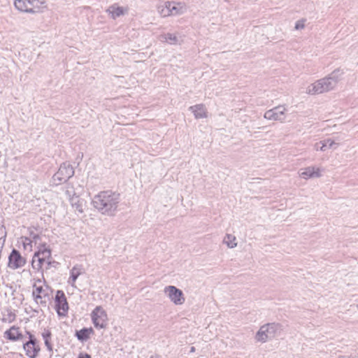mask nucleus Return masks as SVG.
<instances>
[{"label":"nucleus","instance_id":"2f4dec72","mask_svg":"<svg viewBox=\"0 0 358 358\" xmlns=\"http://www.w3.org/2000/svg\"><path fill=\"white\" fill-rule=\"evenodd\" d=\"M151 358H153V357H151Z\"/></svg>","mask_w":358,"mask_h":358},{"label":"nucleus","instance_id":"5701e85b","mask_svg":"<svg viewBox=\"0 0 358 358\" xmlns=\"http://www.w3.org/2000/svg\"><path fill=\"white\" fill-rule=\"evenodd\" d=\"M159 38L162 42H166L171 45H176L178 43V37L171 33L161 34Z\"/></svg>","mask_w":358,"mask_h":358},{"label":"nucleus","instance_id":"c85d7f7f","mask_svg":"<svg viewBox=\"0 0 358 358\" xmlns=\"http://www.w3.org/2000/svg\"><path fill=\"white\" fill-rule=\"evenodd\" d=\"M78 358H92L88 354H80Z\"/></svg>","mask_w":358,"mask_h":358},{"label":"nucleus","instance_id":"423d86ee","mask_svg":"<svg viewBox=\"0 0 358 358\" xmlns=\"http://www.w3.org/2000/svg\"><path fill=\"white\" fill-rule=\"evenodd\" d=\"M51 257L50 250L45 248L44 245L41 246L38 252H36L32 259V267L35 269H40L44 262L48 261Z\"/></svg>","mask_w":358,"mask_h":358},{"label":"nucleus","instance_id":"412c9836","mask_svg":"<svg viewBox=\"0 0 358 358\" xmlns=\"http://www.w3.org/2000/svg\"><path fill=\"white\" fill-rule=\"evenodd\" d=\"M31 11L30 13H41L47 8L45 0H31Z\"/></svg>","mask_w":358,"mask_h":358},{"label":"nucleus","instance_id":"dca6fc26","mask_svg":"<svg viewBox=\"0 0 358 358\" xmlns=\"http://www.w3.org/2000/svg\"><path fill=\"white\" fill-rule=\"evenodd\" d=\"M84 273L83 266L80 264L75 265L70 271V277L68 280V283L72 287H76V281L78 276Z\"/></svg>","mask_w":358,"mask_h":358},{"label":"nucleus","instance_id":"a211bd4d","mask_svg":"<svg viewBox=\"0 0 358 358\" xmlns=\"http://www.w3.org/2000/svg\"><path fill=\"white\" fill-rule=\"evenodd\" d=\"M193 113L196 119L205 118L207 117V110L203 104H196L189 108Z\"/></svg>","mask_w":358,"mask_h":358},{"label":"nucleus","instance_id":"f3484780","mask_svg":"<svg viewBox=\"0 0 358 358\" xmlns=\"http://www.w3.org/2000/svg\"><path fill=\"white\" fill-rule=\"evenodd\" d=\"M339 143H336L334 140L328 138L323 141H320V143H315L314 148L316 150L324 151L327 148L336 149Z\"/></svg>","mask_w":358,"mask_h":358},{"label":"nucleus","instance_id":"4468645a","mask_svg":"<svg viewBox=\"0 0 358 358\" xmlns=\"http://www.w3.org/2000/svg\"><path fill=\"white\" fill-rule=\"evenodd\" d=\"M301 178L307 180L312 178H320L321 176L320 169L315 166H308L301 169L299 171Z\"/></svg>","mask_w":358,"mask_h":358},{"label":"nucleus","instance_id":"6ab92c4d","mask_svg":"<svg viewBox=\"0 0 358 358\" xmlns=\"http://www.w3.org/2000/svg\"><path fill=\"white\" fill-rule=\"evenodd\" d=\"M171 1L160 2L157 6V10L158 13L162 17L171 16Z\"/></svg>","mask_w":358,"mask_h":358},{"label":"nucleus","instance_id":"6e6552de","mask_svg":"<svg viewBox=\"0 0 358 358\" xmlns=\"http://www.w3.org/2000/svg\"><path fill=\"white\" fill-rule=\"evenodd\" d=\"M164 291L173 304L180 306L185 303V298L183 292L176 287L173 285H169L165 287Z\"/></svg>","mask_w":358,"mask_h":358},{"label":"nucleus","instance_id":"bb28decb","mask_svg":"<svg viewBox=\"0 0 358 358\" xmlns=\"http://www.w3.org/2000/svg\"><path fill=\"white\" fill-rule=\"evenodd\" d=\"M71 205L73 208H74L77 211L82 213H83V206L82 202L78 199V197L74 198L73 196L71 199Z\"/></svg>","mask_w":358,"mask_h":358},{"label":"nucleus","instance_id":"0eeeda50","mask_svg":"<svg viewBox=\"0 0 358 358\" xmlns=\"http://www.w3.org/2000/svg\"><path fill=\"white\" fill-rule=\"evenodd\" d=\"M92 321L96 328L103 329L106 327L107 313L101 306H96L91 313Z\"/></svg>","mask_w":358,"mask_h":358},{"label":"nucleus","instance_id":"9d476101","mask_svg":"<svg viewBox=\"0 0 358 358\" xmlns=\"http://www.w3.org/2000/svg\"><path fill=\"white\" fill-rule=\"evenodd\" d=\"M55 306L57 312L59 315H65L69 309L66 298L63 291H57L55 296Z\"/></svg>","mask_w":358,"mask_h":358},{"label":"nucleus","instance_id":"2eb2a0df","mask_svg":"<svg viewBox=\"0 0 358 358\" xmlns=\"http://www.w3.org/2000/svg\"><path fill=\"white\" fill-rule=\"evenodd\" d=\"M171 16L180 15L186 13L187 6L184 2L171 1Z\"/></svg>","mask_w":358,"mask_h":358},{"label":"nucleus","instance_id":"39448f33","mask_svg":"<svg viewBox=\"0 0 358 358\" xmlns=\"http://www.w3.org/2000/svg\"><path fill=\"white\" fill-rule=\"evenodd\" d=\"M74 174L72 166L69 163H63L58 171L53 176V180L56 185L64 182Z\"/></svg>","mask_w":358,"mask_h":358},{"label":"nucleus","instance_id":"1a4fd4ad","mask_svg":"<svg viewBox=\"0 0 358 358\" xmlns=\"http://www.w3.org/2000/svg\"><path fill=\"white\" fill-rule=\"evenodd\" d=\"M286 108L284 106H278L265 112L264 118L268 120L284 122L286 119Z\"/></svg>","mask_w":358,"mask_h":358},{"label":"nucleus","instance_id":"7c9ffc66","mask_svg":"<svg viewBox=\"0 0 358 358\" xmlns=\"http://www.w3.org/2000/svg\"><path fill=\"white\" fill-rule=\"evenodd\" d=\"M190 351H191V352H194V347H192V348H191V350H190Z\"/></svg>","mask_w":358,"mask_h":358},{"label":"nucleus","instance_id":"f8f14e48","mask_svg":"<svg viewBox=\"0 0 358 358\" xmlns=\"http://www.w3.org/2000/svg\"><path fill=\"white\" fill-rule=\"evenodd\" d=\"M25 264V259L20 252L13 249L8 257V266L13 269L22 267Z\"/></svg>","mask_w":358,"mask_h":358},{"label":"nucleus","instance_id":"20e7f679","mask_svg":"<svg viewBox=\"0 0 358 358\" xmlns=\"http://www.w3.org/2000/svg\"><path fill=\"white\" fill-rule=\"evenodd\" d=\"M280 330V325L277 323H268L260 327L256 334L258 341L265 343L267 340L276 336Z\"/></svg>","mask_w":358,"mask_h":358},{"label":"nucleus","instance_id":"aec40b11","mask_svg":"<svg viewBox=\"0 0 358 358\" xmlns=\"http://www.w3.org/2000/svg\"><path fill=\"white\" fill-rule=\"evenodd\" d=\"M31 0H15V8L22 11L26 13H30L31 11Z\"/></svg>","mask_w":358,"mask_h":358},{"label":"nucleus","instance_id":"a878e982","mask_svg":"<svg viewBox=\"0 0 358 358\" xmlns=\"http://www.w3.org/2000/svg\"><path fill=\"white\" fill-rule=\"evenodd\" d=\"M42 336L44 340V343L48 351H52V347L51 343H50V339L51 338V333L49 330H44L42 333Z\"/></svg>","mask_w":358,"mask_h":358},{"label":"nucleus","instance_id":"ddd939ff","mask_svg":"<svg viewBox=\"0 0 358 358\" xmlns=\"http://www.w3.org/2000/svg\"><path fill=\"white\" fill-rule=\"evenodd\" d=\"M128 10L127 7L120 6L117 3H113L106 10V12L113 20H115L127 14Z\"/></svg>","mask_w":358,"mask_h":358},{"label":"nucleus","instance_id":"f03ea898","mask_svg":"<svg viewBox=\"0 0 358 358\" xmlns=\"http://www.w3.org/2000/svg\"><path fill=\"white\" fill-rule=\"evenodd\" d=\"M341 73L335 70L328 76L316 80L309 85L306 92L308 94H319L334 90L341 80Z\"/></svg>","mask_w":358,"mask_h":358},{"label":"nucleus","instance_id":"7ed1b4c3","mask_svg":"<svg viewBox=\"0 0 358 358\" xmlns=\"http://www.w3.org/2000/svg\"><path fill=\"white\" fill-rule=\"evenodd\" d=\"M52 290L41 280L38 279L33 285L32 296L37 304L45 307L51 299Z\"/></svg>","mask_w":358,"mask_h":358},{"label":"nucleus","instance_id":"f257e3e1","mask_svg":"<svg viewBox=\"0 0 358 358\" xmlns=\"http://www.w3.org/2000/svg\"><path fill=\"white\" fill-rule=\"evenodd\" d=\"M120 202V194L110 190L100 192L92 199L93 206L102 215H115Z\"/></svg>","mask_w":358,"mask_h":358},{"label":"nucleus","instance_id":"9b49d317","mask_svg":"<svg viewBox=\"0 0 358 358\" xmlns=\"http://www.w3.org/2000/svg\"><path fill=\"white\" fill-rule=\"evenodd\" d=\"M29 341L24 343L23 348L29 358H36L40 348L36 346V339L29 333Z\"/></svg>","mask_w":358,"mask_h":358},{"label":"nucleus","instance_id":"b1692460","mask_svg":"<svg viewBox=\"0 0 358 358\" xmlns=\"http://www.w3.org/2000/svg\"><path fill=\"white\" fill-rule=\"evenodd\" d=\"M5 334L7 335V338L11 341H17L22 336L20 333L19 328L15 327H12Z\"/></svg>","mask_w":358,"mask_h":358},{"label":"nucleus","instance_id":"c756f323","mask_svg":"<svg viewBox=\"0 0 358 358\" xmlns=\"http://www.w3.org/2000/svg\"><path fill=\"white\" fill-rule=\"evenodd\" d=\"M66 193L70 196H71V192L69 190H66Z\"/></svg>","mask_w":358,"mask_h":358},{"label":"nucleus","instance_id":"cd10ccee","mask_svg":"<svg viewBox=\"0 0 358 358\" xmlns=\"http://www.w3.org/2000/svg\"><path fill=\"white\" fill-rule=\"evenodd\" d=\"M305 22L306 20L301 19L300 20H298L295 24V29L299 30L303 29L305 27Z\"/></svg>","mask_w":358,"mask_h":358},{"label":"nucleus","instance_id":"393cba45","mask_svg":"<svg viewBox=\"0 0 358 358\" xmlns=\"http://www.w3.org/2000/svg\"><path fill=\"white\" fill-rule=\"evenodd\" d=\"M223 243L229 248H234L237 246L236 238L232 234H226L223 239Z\"/></svg>","mask_w":358,"mask_h":358},{"label":"nucleus","instance_id":"4be33fe9","mask_svg":"<svg viewBox=\"0 0 358 358\" xmlns=\"http://www.w3.org/2000/svg\"><path fill=\"white\" fill-rule=\"evenodd\" d=\"M94 333V330L92 327L83 328L79 331H76V336L80 341H86L90 338L91 334Z\"/></svg>","mask_w":358,"mask_h":358}]
</instances>
